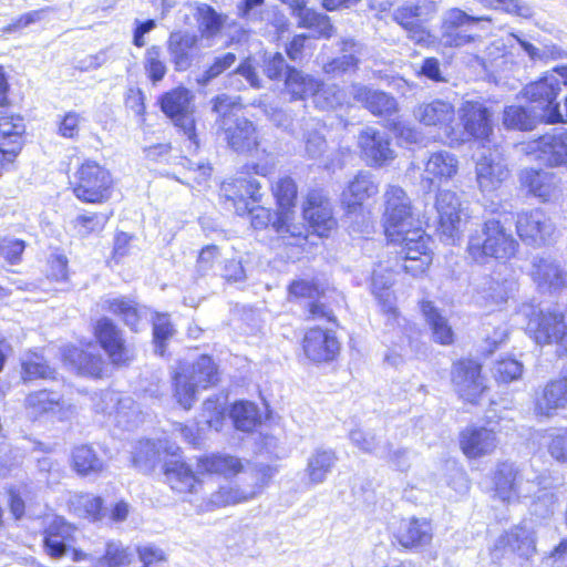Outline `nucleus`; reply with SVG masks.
I'll return each instance as SVG.
<instances>
[{
    "mask_svg": "<svg viewBox=\"0 0 567 567\" xmlns=\"http://www.w3.org/2000/svg\"><path fill=\"white\" fill-rule=\"evenodd\" d=\"M384 233L391 243L402 246L403 269L416 277L424 274L432 262L431 238L417 225L411 199L399 186H389L384 194Z\"/></svg>",
    "mask_w": 567,
    "mask_h": 567,
    "instance_id": "nucleus-1",
    "label": "nucleus"
},
{
    "mask_svg": "<svg viewBox=\"0 0 567 567\" xmlns=\"http://www.w3.org/2000/svg\"><path fill=\"white\" fill-rule=\"evenodd\" d=\"M494 497L503 503H514L520 498L534 497V513L547 516L553 513L557 497L543 476L519 473L514 464L501 463L493 474Z\"/></svg>",
    "mask_w": 567,
    "mask_h": 567,
    "instance_id": "nucleus-2",
    "label": "nucleus"
},
{
    "mask_svg": "<svg viewBox=\"0 0 567 567\" xmlns=\"http://www.w3.org/2000/svg\"><path fill=\"white\" fill-rule=\"evenodd\" d=\"M239 100L220 94L213 100V111L218 115L217 125L231 150L237 153L251 152L259 145L254 124L239 115Z\"/></svg>",
    "mask_w": 567,
    "mask_h": 567,
    "instance_id": "nucleus-3",
    "label": "nucleus"
},
{
    "mask_svg": "<svg viewBox=\"0 0 567 567\" xmlns=\"http://www.w3.org/2000/svg\"><path fill=\"white\" fill-rule=\"evenodd\" d=\"M518 243L497 218L485 220L470 234L467 252L473 260L485 264L489 259L508 260L517 251Z\"/></svg>",
    "mask_w": 567,
    "mask_h": 567,
    "instance_id": "nucleus-4",
    "label": "nucleus"
},
{
    "mask_svg": "<svg viewBox=\"0 0 567 567\" xmlns=\"http://www.w3.org/2000/svg\"><path fill=\"white\" fill-rule=\"evenodd\" d=\"M217 364L209 355H200L190 364H181L174 375V395L181 406L189 410L196 402L199 390L218 382Z\"/></svg>",
    "mask_w": 567,
    "mask_h": 567,
    "instance_id": "nucleus-5",
    "label": "nucleus"
},
{
    "mask_svg": "<svg viewBox=\"0 0 567 567\" xmlns=\"http://www.w3.org/2000/svg\"><path fill=\"white\" fill-rule=\"evenodd\" d=\"M519 313L528 319L526 332L537 344L556 343L567 352V326L559 308L544 310L533 303H525Z\"/></svg>",
    "mask_w": 567,
    "mask_h": 567,
    "instance_id": "nucleus-6",
    "label": "nucleus"
},
{
    "mask_svg": "<svg viewBox=\"0 0 567 567\" xmlns=\"http://www.w3.org/2000/svg\"><path fill=\"white\" fill-rule=\"evenodd\" d=\"M559 79L551 71L545 72L538 80L530 82L523 90V95L540 110L539 120L546 123L565 122L556 99L560 92Z\"/></svg>",
    "mask_w": 567,
    "mask_h": 567,
    "instance_id": "nucleus-7",
    "label": "nucleus"
},
{
    "mask_svg": "<svg viewBox=\"0 0 567 567\" xmlns=\"http://www.w3.org/2000/svg\"><path fill=\"white\" fill-rule=\"evenodd\" d=\"M73 193L84 203H103L111 196V174L96 162L86 161L76 172Z\"/></svg>",
    "mask_w": 567,
    "mask_h": 567,
    "instance_id": "nucleus-8",
    "label": "nucleus"
},
{
    "mask_svg": "<svg viewBox=\"0 0 567 567\" xmlns=\"http://www.w3.org/2000/svg\"><path fill=\"white\" fill-rule=\"evenodd\" d=\"M161 109L174 124L179 127L189 142V148L198 147L197 135L195 131L193 94L185 87H176L161 97Z\"/></svg>",
    "mask_w": 567,
    "mask_h": 567,
    "instance_id": "nucleus-9",
    "label": "nucleus"
},
{
    "mask_svg": "<svg viewBox=\"0 0 567 567\" xmlns=\"http://www.w3.org/2000/svg\"><path fill=\"white\" fill-rule=\"evenodd\" d=\"M435 208L439 217L437 231L447 245H456L463 231V207L457 194L441 190L436 196Z\"/></svg>",
    "mask_w": 567,
    "mask_h": 567,
    "instance_id": "nucleus-10",
    "label": "nucleus"
},
{
    "mask_svg": "<svg viewBox=\"0 0 567 567\" xmlns=\"http://www.w3.org/2000/svg\"><path fill=\"white\" fill-rule=\"evenodd\" d=\"M487 17H474L465 11L453 8L442 17L441 41L446 47H463L475 40L472 29L480 21H489Z\"/></svg>",
    "mask_w": 567,
    "mask_h": 567,
    "instance_id": "nucleus-11",
    "label": "nucleus"
},
{
    "mask_svg": "<svg viewBox=\"0 0 567 567\" xmlns=\"http://www.w3.org/2000/svg\"><path fill=\"white\" fill-rule=\"evenodd\" d=\"M475 174L477 185L483 194L497 190L507 179L509 171L495 144L493 147L487 145L477 155Z\"/></svg>",
    "mask_w": 567,
    "mask_h": 567,
    "instance_id": "nucleus-12",
    "label": "nucleus"
},
{
    "mask_svg": "<svg viewBox=\"0 0 567 567\" xmlns=\"http://www.w3.org/2000/svg\"><path fill=\"white\" fill-rule=\"evenodd\" d=\"M524 151L534 159L548 165L560 166L567 164V130L555 128L537 140L524 145Z\"/></svg>",
    "mask_w": 567,
    "mask_h": 567,
    "instance_id": "nucleus-13",
    "label": "nucleus"
},
{
    "mask_svg": "<svg viewBox=\"0 0 567 567\" xmlns=\"http://www.w3.org/2000/svg\"><path fill=\"white\" fill-rule=\"evenodd\" d=\"M274 195L277 199L279 210L272 221V228L281 237L290 235L291 237L301 238L302 228L292 224L295 199L297 197V186L290 177L280 178L272 187Z\"/></svg>",
    "mask_w": 567,
    "mask_h": 567,
    "instance_id": "nucleus-14",
    "label": "nucleus"
},
{
    "mask_svg": "<svg viewBox=\"0 0 567 567\" xmlns=\"http://www.w3.org/2000/svg\"><path fill=\"white\" fill-rule=\"evenodd\" d=\"M395 281V271L389 262H379L372 271L371 291L378 299L386 316V326L395 329L401 327V318L395 307V296L391 290Z\"/></svg>",
    "mask_w": 567,
    "mask_h": 567,
    "instance_id": "nucleus-15",
    "label": "nucleus"
},
{
    "mask_svg": "<svg viewBox=\"0 0 567 567\" xmlns=\"http://www.w3.org/2000/svg\"><path fill=\"white\" fill-rule=\"evenodd\" d=\"M516 233L525 244L542 246L555 233V225L543 209L523 210L516 217Z\"/></svg>",
    "mask_w": 567,
    "mask_h": 567,
    "instance_id": "nucleus-16",
    "label": "nucleus"
},
{
    "mask_svg": "<svg viewBox=\"0 0 567 567\" xmlns=\"http://www.w3.org/2000/svg\"><path fill=\"white\" fill-rule=\"evenodd\" d=\"M535 549L536 545L533 529L525 525H519L497 538L489 549V556L492 563H498L509 554L528 557Z\"/></svg>",
    "mask_w": 567,
    "mask_h": 567,
    "instance_id": "nucleus-17",
    "label": "nucleus"
},
{
    "mask_svg": "<svg viewBox=\"0 0 567 567\" xmlns=\"http://www.w3.org/2000/svg\"><path fill=\"white\" fill-rule=\"evenodd\" d=\"M179 447L172 445L166 453L172 456L164 463V476L169 487L181 494H197L202 489V481L194 473L192 467L177 456Z\"/></svg>",
    "mask_w": 567,
    "mask_h": 567,
    "instance_id": "nucleus-18",
    "label": "nucleus"
},
{
    "mask_svg": "<svg viewBox=\"0 0 567 567\" xmlns=\"http://www.w3.org/2000/svg\"><path fill=\"white\" fill-rule=\"evenodd\" d=\"M28 413L33 417L47 416L65 421L73 416L74 406L62 399L58 392L40 390L30 393L25 399Z\"/></svg>",
    "mask_w": 567,
    "mask_h": 567,
    "instance_id": "nucleus-19",
    "label": "nucleus"
},
{
    "mask_svg": "<svg viewBox=\"0 0 567 567\" xmlns=\"http://www.w3.org/2000/svg\"><path fill=\"white\" fill-rule=\"evenodd\" d=\"M489 110L480 102L466 101L460 109L464 134L482 143V148L492 144L493 126Z\"/></svg>",
    "mask_w": 567,
    "mask_h": 567,
    "instance_id": "nucleus-20",
    "label": "nucleus"
},
{
    "mask_svg": "<svg viewBox=\"0 0 567 567\" xmlns=\"http://www.w3.org/2000/svg\"><path fill=\"white\" fill-rule=\"evenodd\" d=\"M452 382L458 395L471 403L476 402L486 389L485 380L481 374V364L474 360H461L454 363Z\"/></svg>",
    "mask_w": 567,
    "mask_h": 567,
    "instance_id": "nucleus-21",
    "label": "nucleus"
},
{
    "mask_svg": "<svg viewBox=\"0 0 567 567\" xmlns=\"http://www.w3.org/2000/svg\"><path fill=\"white\" fill-rule=\"evenodd\" d=\"M260 184L249 172H241L230 182L221 185V193L231 202L237 215L244 216L250 209V202L258 203L261 199Z\"/></svg>",
    "mask_w": 567,
    "mask_h": 567,
    "instance_id": "nucleus-22",
    "label": "nucleus"
},
{
    "mask_svg": "<svg viewBox=\"0 0 567 567\" xmlns=\"http://www.w3.org/2000/svg\"><path fill=\"white\" fill-rule=\"evenodd\" d=\"M303 217L319 237H328L337 221L329 199L320 190H311L303 205Z\"/></svg>",
    "mask_w": 567,
    "mask_h": 567,
    "instance_id": "nucleus-23",
    "label": "nucleus"
},
{
    "mask_svg": "<svg viewBox=\"0 0 567 567\" xmlns=\"http://www.w3.org/2000/svg\"><path fill=\"white\" fill-rule=\"evenodd\" d=\"M95 411L113 417L118 425L131 427L137 417L135 402L131 396L113 390L102 392L94 403Z\"/></svg>",
    "mask_w": 567,
    "mask_h": 567,
    "instance_id": "nucleus-24",
    "label": "nucleus"
},
{
    "mask_svg": "<svg viewBox=\"0 0 567 567\" xmlns=\"http://www.w3.org/2000/svg\"><path fill=\"white\" fill-rule=\"evenodd\" d=\"M358 143L363 158L371 166L388 164L395 156L389 135L373 127L363 130L359 135Z\"/></svg>",
    "mask_w": 567,
    "mask_h": 567,
    "instance_id": "nucleus-25",
    "label": "nucleus"
},
{
    "mask_svg": "<svg viewBox=\"0 0 567 567\" xmlns=\"http://www.w3.org/2000/svg\"><path fill=\"white\" fill-rule=\"evenodd\" d=\"M95 336L114 364H124L134 357L132 349L125 346L121 331L109 318L96 322Z\"/></svg>",
    "mask_w": 567,
    "mask_h": 567,
    "instance_id": "nucleus-26",
    "label": "nucleus"
},
{
    "mask_svg": "<svg viewBox=\"0 0 567 567\" xmlns=\"http://www.w3.org/2000/svg\"><path fill=\"white\" fill-rule=\"evenodd\" d=\"M305 355L315 363L332 361L339 352L336 336L320 328L309 329L302 340Z\"/></svg>",
    "mask_w": 567,
    "mask_h": 567,
    "instance_id": "nucleus-27",
    "label": "nucleus"
},
{
    "mask_svg": "<svg viewBox=\"0 0 567 567\" xmlns=\"http://www.w3.org/2000/svg\"><path fill=\"white\" fill-rule=\"evenodd\" d=\"M415 114L424 125L437 126L442 130L444 135L450 138L452 143H458L465 140L464 137L454 135V131L451 126V122L454 118V109L450 103L435 100L420 105Z\"/></svg>",
    "mask_w": 567,
    "mask_h": 567,
    "instance_id": "nucleus-28",
    "label": "nucleus"
},
{
    "mask_svg": "<svg viewBox=\"0 0 567 567\" xmlns=\"http://www.w3.org/2000/svg\"><path fill=\"white\" fill-rule=\"evenodd\" d=\"M567 408V378L549 381L535 396L534 412L538 416L553 417Z\"/></svg>",
    "mask_w": 567,
    "mask_h": 567,
    "instance_id": "nucleus-29",
    "label": "nucleus"
},
{
    "mask_svg": "<svg viewBox=\"0 0 567 567\" xmlns=\"http://www.w3.org/2000/svg\"><path fill=\"white\" fill-rule=\"evenodd\" d=\"M24 130L22 117L0 114V159L12 163L22 148Z\"/></svg>",
    "mask_w": 567,
    "mask_h": 567,
    "instance_id": "nucleus-30",
    "label": "nucleus"
},
{
    "mask_svg": "<svg viewBox=\"0 0 567 567\" xmlns=\"http://www.w3.org/2000/svg\"><path fill=\"white\" fill-rule=\"evenodd\" d=\"M350 95L354 102L363 104L372 114L389 117V122L398 112V104L391 95L372 90L365 85L352 84Z\"/></svg>",
    "mask_w": 567,
    "mask_h": 567,
    "instance_id": "nucleus-31",
    "label": "nucleus"
},
{
    "mask_svg": "<svg viewBox=\"0 0 567 567\" xmlns=\"http://www.w3.org/2000/svg\"><path fill=\"white\" fill-rule=\"evenodd\" d=\"M497 445L498 439L492 429L470 426L461 433L460 446L470 458L488 455L495 451Z\"/></svg>",
    "mask_w": 567,
    "mask_h": 567,
    "instance_id": "nucleus-32",
    "label": "nucleus"
},
{
    "mask_svg": "<svg viewBox=\"0 0 567 567\" xmlns=\"http://www.w3.org/2000/svg\"><path fill=\"white\" fill-rule=\"evenodd\" d=\"M198 49V37L186 31L172 32L167 40L171 62L177 72L188 70Z\"/></svg>",
    "mask_w": 567,
    "mask_h": 567,
    "instance_id": "nucleus-33",
    "label": "nucleus"
},
{
    "mask_svg": "<svg viewBox=\"0 0 567 567\" xmlns=\"http://www.w3.org/2000/svg\"><path fill=\"white\" fill-rule=\"evenodd\" d=\"M458 172L457 157L447 151L432 153L425 162L423 181L431 185L447 183Z\"/></svg>",
    "mask_w": 567,
    "mask_h": 567,
    "instance_id": "nucleus-34",
    "label": "nucleus"
},
{
    "mask_svg": "<svg viewBox=\"0 0 567 567\" xmlns=\"http://www.w3.org/2000/svg\"><path fill=\"white\" fill-rule=\"evenodd\" d=\"M519 182L529 194L542 202H548L557 197L559 193L556 176L543 169H523L519 173Z\"/></svg>",
    "mask_w": 567,
    "mask_h": 567,
    "instance_id": "nucleus-35",
    "label": "nucleus"
},
{
    "mask_svg": "<svg viewBox=\"0 0 567 567\" xmlns=\"http://www.w3.org/2000/svg\"><path fill=\"white\" fill-rule=\"evenodd\" d=\"M378 192L379 187L372 179V176L367 172H360L342 192L341 203L349 213H353L361 208L367 199L377 195Z\"/></svg>",
    "mask_w": 567,
    "mask_h": 567,
    "instance_id": "nucleus-36",
    "label": "nucleus"
},
{
    "mask_svg": "<svg viewBox=\"0 0 567 567\" xmlns=\"http://www.w3.org/2000/svg\"><path fill=\"white\" fill-rule=\"evenodd\" d=\"M198 474L220 475L233 477L244 468L243 462L237 456L227 453H210L197 458Z\"/></svg>",
    "mask_w": 567,
    "mask_h": 567,
    "instance_id": "nucleus-37",
    "label": "nucleus"
},
{
    "mask_svg": "<svg viewBox=\"0 0 567 567\" xmlns=\"http://www.w3.org/2000/svg\"><path fill=\"white\" fill-rule=\"evenodd\" d=\"M103 309L120 317L133 331H138L146 324L150 310L137 306L134 301L125 298H114L104 301Z\"/></svg>",
    "mask_w": 567,
    "mask_h": 567,
    "instance_id": "nucleus-38",
    "label": "nucleus"
},
{
    "mask_svg": "<svg viewBox=\"0 0 567 567\" xmlns=\"http://www.w3.org/2000/svg\"><path fill=\"white\" fill-rule=\"evenodd\" d=\"M73 528L62 518H55L47 528L43 539L45 553L53 557L60 558L71 546Z\"/></svg>",
    "mask_w": 567,
    "mask_h": 567,
    "instance_id": "nucleus-39",
    "label": "nucleus"
},
{
    "mask_svg": "<svg viewBox=\"0 0 567 567\" xmlns=\"http://www.w3.org/2000/svg\"><path fill=\"white\" fill-rule=\"evenodd\" d=\"M338 457L333 450L316 449L307 460L305 468L310 485L322 484L334 467Z\"/></svg>",
    "mask_w": 567,
    "mask_h": 567,
    "instance_id": "nucleus-40",
    "label": "nucleus"
},
{
    "mask_svg": "<svg viewBox=\"0 0 567 567\" xmlns=\"http://www.w3.org/2000/svg\"><path fill=\"white\" fill-rule=\"evenodd\" d=\"M396 537L403 547L425 546L432 540L431 523L425 518L403 520Z\"/></svg>",
    "mask_w": 567,
    "mask_h": 567,
    "instance_id": "nucleus-41",
    "label": "nucleus"
},
{
    "mask_svg": "<svg viewBox=\"0 0 567 567\" xmlns=\"http://www.w3.org/2000/svg\"><path fill=\"white\" fill-rule=\"evenodd\" d=\"M437 2L439 0H416L404 3L393 11V19L401 27L425 21L436 12Z\"/></svg>",
    "mask_w": 567,
    "mask_h": 567,
    "instance_id": "nucleus-42",
    "label": "nucleus"
},
{
    "mask_svg": "<svg viewBox=\"0 0 567 567\" xmlns=\"http://www.w3.org/2000/svg\"><path fill=\"white\" fill-rule=\"evenodd\" d=\"M63 358L81 375L101 378L103 374L104 362L100 355L72 347L65 349Z\"/></svg>",
    "mask_w": 567,
    "mask_h": 567,
    "instance_id": "nucleus-43",
    "label": "nucleus"
},
{
    "mask_svg": "<svg viewBox=\"0 0 567 567\" xmlns=\"http://www.w3.org/2000/svg\"><path fill=\"white\" fill-rule=\"evenodd\" d=\"M532 277L543 290L556 289L564 284L561 271L550 257H536L534 259Z\"/></svg>",
    "mask_w": 567,
    "mask_h": 567,
    "instance_id": "nucleus-44",
    "label": "nucleus"
},
{
    "mask_svg": "<svg viewBox=\"0 0 567 567\" xmlns=\"http://www.w3.org/2000/svg\"><path fill=\"white\" fill-rule=\"evenodd\" d=\"M421 311L432 330L434 340L441 344H451L454 340L453 330L447 319L442 316L434 303L429 300H423L421 302Z\"/></svg>",
    "mask_w": 567,
    "mask_h": 567,
    "instance_id": "nucleus-45",
    "label": "nucleus"
},
{
    "mask_svg": "<svg viewBox=\"0 0 567 567\" xmlns=\"http://www.w3.org/2000/svg\"><path fill=\"white\" fill-rule=\"evenodd\" d=\"M73 470L81 476L97 475L104 470V462L95 450L87 444H81L72 450Z\"/></svg>",
    "mask_w": 567,
    "mask_h": 567,
    "instance_id": "nucleus-46",
    "label": "nucleus"
},
{
    "mask_svg": "<svg viewBox=\"0 0 567 567\" xmlns=\"http://www.w3.org/2000/svg\"><path fill=\"white\" fill-rule=\"evenodd\" d=\"M285 86L292 100H303L310 95L315 97L319 82L296 69H287Z\"/></svg>",
    "mask_w": 567,
    "mask_h": 567,
    "instance_id": "nucleus-47",
    "label": "nucleus"
},
{
    "mask_svg": "<svg viewBox=\"0 0 567 567\" xmlns=\"http://www.w3.org/2000/svg\"><path fill=\"white\" fill-rule=\"evenodd\" d=\"M230 417L234 426L243 432L254 431L261 422L258 406L248 401L236 402L230 410Z\"/></svg>",
    "mask_w": 567,
    "mask_h": 567,
    "instance_id": "nucleus-48",
    "label": "nucleus"
},
{
    "mask_svg": "<svg viewBox=\"0 0 567 567\" xmlns=\"http://www.w3.org/2000/svg\"><path fill=\"white\" fill-rule=\"evenodd\" d=\"M540 445L557 462L567 464V427H551L540 436Z\"/></svg>",
    "mask_w": 567,
    "mask_h": 567,
    "instance_id": "nucleus-49",
    "label": "nucleus"
},
{
    "mask_svg": "<svg viewBox=\"0 0 567 567\" xmlns=\"http://www.w3.org/2000/svg\"><path fill=\"white\" fill-rule=\"evenodd\" d=\"M295 13L299 19L298 24L303 28L315 29L320 37L330 38L333 27L328 16L313 11L306 6L295 8Z\"/></svg>",
    "mask_w": 567,
    "mask_h": 567,
    "instance_id": "nucleus-50",
    "label": "nucleus"
},
{
    "mask_svg": "<svg viewBox=\"0 0 567 567\" xmlns=\"http://www.w3.org/2000/svg\"><path fill=\"white\" fill-rule=\"evenodd\" d=\"M74 513L89 520L96 522L104 516L103 499L92 494H76L71 498Z\"/></svg>",
    "mask_w": 567,
    "mask_h": 567,
    "instance_id": "nucleus-51",
    "label": "nucleus"
},
{
    "mask_svg": "<svg viewBox=\"0 0 567 567\" xmlns=\"http://www.w3.org/2000/svg\"><path fill=\"white\" fill-rule=\"evenodd\" d=\"M22 379H54L55 371L47 364L44 358L37 352H27L21 359Z\"/></svg>",
    "mask_w": 567,
    "mask_h": 567,
    "instance_id": "nucleus-52",
    "label": "nucleus"
},
{
    "mask_svg": "<svg viewBox=\"0 0 567 567\" xmlns=\"http://www.w3.org/2000/svg\"><path fill=\"white\" fill-rule=\"evenodd\" d=\"M143 68L147 79L153 83H159L167 73V64L159 45H151L143 58Z\"/></svg>",
    "mask_w": 567,
    "mask_h": 567,
    "instance_id": "nucleus-53",
    "label": "nucleus"
},
{
    "mask_svg": "<svg viewBox=\"0 0 567 567\" xmlns=\"http://www.w3.org/2000/svg\"><path fill=\"white\" fill-rule=\"evenodd\" d=\"M133 554L120 542L110 540L105 544V551L96 558V567H128Z\"/></svg>",
    "mask_w": 567,
    "mask_h": 567,
    "instance_id": "nucleus-54",
    "label": "nucleus"
},
{
    "mask_svg": "<svg viewBox=\"0 0 567 567\" xmlns=\"http://www.w3.org/2000/svg\"><path fill=\"white\" fill-rule=\"evenodd\" d=\"M256 495L255 491L245 492L234 487H221L213 493L205 504L204 511H213L215 508L235 505L246 502Z\"/></svg>",
    "mask_w": 567,
    "mask_h": 567,
    "instance_id": "nucleus-55",
    "label": "nucleus"
},
{
    "mask_svg": "<svg viewBox=\"0 0 567 567\" xmlns=\"http://www.w3.org/2000/svg\"><path fill=\"white\" fill-rule=\"evenodd\" d=\"M350 440L354 446L364 453H372L379 457L388 456L386 442L372 432L360 429L350 432Z\"/></svg>",
    "mask_w": 567,
    "mask_h": 567,
    "instance_id": "nucleus-56",
    "label": "nucleus"
},
{
    "mask_svg": "<svg viewBox=\"0 0 567 567\" xmlns=\"http://www.w3.org/2000/svg\"><path fill=\"white\" fill-rule=\"evenodd\" d=\"M173 444L155 443L151 440L140 441L133 456V462L140 468L148 470L154 466L161 455V451L172 446Z\"/></svg>",
    "mask_w": 567,
    "mask_h": 567,
    "instance_id": "nucleus-57",
    "label": "nucleus"
},
{
    "mask_svg": "<svg viewBox=\"0 0 567 567\" xmlns=\"http://www.w3.org/2000/svg\"><path fill=\"white\" fill-rule=\"evenodd\" d=\"M227 17L216 12L208 4H200L197 8L198 27L204 37H214L221 30Z\"/></svg>",
    "mask_w": 567,
    "mask_h": 567,
    "instance_id": "nucleus-58",
    "label": "nucleus"
},
{
    "mask_svg": "<svg viewBox=\"0 0 567 567\" xmlns=\"http://www.w3.org/2000/svg\"><path fill=\"white\" fill-rule=\"evenodd\" d=\"M313 102L316 106L321 110L336 109L351 103L347 94L337 85H322L320 83L315 94Z\"/></svg>",
    "mask_w": 567,
    "mask_h": 567,
    "instance_id": "nucleus-59",
    "label": "nucleus"
},
{
    "mask_svg": "<svg viewBox=\"0 0 567 567\" xmlns=\"http://www.w3.org/2000/svg\"><path fill=\"white\" fill-rule=\"evenodd\" d=\"M538 115H532L523 106H508L504 111L503 123L508 128H515L520 131H530L535 127Z\"/></svg>",
    "mask_w": 567,
    "mask_h": 567,
    "instance_id": "nucleus-60",
    "label": "nucleus"
},
{
    "mask_svg": "<svg viewBox=\"0 0 567 567\" xmlns=\"http://www.w3.org/2000/svg\"><path fill=\"white\" fill-rule=\"evenodd\" d=\"M523 371V363L511 357L497 360L493 368L494 378L502 383H509L520 379Z\"/></svg>",
    "mask_w": 567,
    "mask_h": 567,
    "instance_id": "nucleus-61",
    "label": "nucleus"
},
{
    "mask_svg": "<svg viewBox=\"0 0 567 567\" xmlns=\"http://www.w3.org/2000/svg\"><path fill=\"white\" fill-rule=\"evenodd\" d=\"M174 333V328L169 322L167 315L156 313L153 317V334L155 343V352L159 355L165 353V341Z\"/></svg>",
    "mask_w": 567,
    "mask_h": 567,
    "instance_id": "nucleus-62",
    "label": "nucleus"
},
{
    "mask_svg": "<svg viewBox=\"0 0 567 567\" xmlns=\"http://www.w3.org/2000/svg\"><path fill=\"white\" fill-rule=\"evenodd\" d=\"M514 284L511 281H488V287L484 289L482 298L485 300L486 306H501L509 297L513 291Z\"/></svg>",
    "mask_w": 567,
    "mask_h": 567,
    "instance_id": "nucleus-63",
    "label": "nucleus"
},
{
    "mask_svg": "<svg viewBox=\"0 0 567 567\" xmlns=\"http://www.w3.org/2000/svg\"><path fill=\"white\" fill-rule=\"evenodd\" d=\"M236 60V55L231 52L216 56L213 64L197 79V83L206 85L210 80L233 66Z\"/></svg>",
    "mask_w": 567,
    "mask_h": 567,
    "instance_id": "nucleus-64",
    "label": "nucleus"
}]
</instances>
